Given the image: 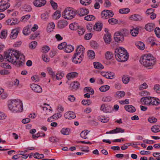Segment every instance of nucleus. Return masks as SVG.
<instances>
[{
	"instance_id": "3c124183",
	"label": "nucleus",
	"mask_w": 160,
	"mask_h": 160,
	"mask_svg": "<svg viewBox=\"0 0 160 160\" xmlns=\"http://www.w3.org/2000/svg\"><path fill=\"white\" fill-rule=\"evenodd\" d=\"M0 66L4 68L10 69L11 67L7 63H0Z\"/></svg>"
},
{
	"instance_id": "58836bf2",
	"label": "nucleus",
	"mask_w": 160,
	"mask_h": 160,
	"mask_svg": "<svg viewBox=\"0 0 160 160\" xmlns=\"http://www.w3.org/2000/svg\"><path fill=\"white\" fill-rule=\"evenodd\" d=\"M61 16L60 12L58 10H57L53 14V18L55 20L58 19Z\"/></svg>"
},
{
	"instance_id": "052dcab7",
	"label": "nucleus",
	"mask_w": 160,
	"mask_h": 160,
	"mask_svg": "<svg viewBox=\"0 0 160 160\" xmlns=\"http://www.w3.org/2000/svg\"><path fill=\"white\" fill-rule=\"evenodd\" d=\"M148 121L151 123H155L157 121V119L154 117H151L148 118Z\"/></svg>"
},
{
	"instance_id": "cd10ccee",
	"label": "nucleus",
	"mask_w": 160,
	"mask_h": 160,
	"mask_svg": "<svg viewBox=\"0 0 160 160\" xmlns=\"http://www.w3.org/2000/svg\"><path fill=\"white\" fill-rule=\"evenodd\" d=\"M74 49V48L71 45H66L65 49H64V52L67 53H70L72 52Z\"/></svg>"
},
{
	"instance_id": "603ef678",
	"label": "nucleus",
	"mask_w": 160,
	"mask_h": 160,
	"mask_svg": "<svg viewBox=\"0 0 160 160\" xmlns=\"http://www.w3.org/2000/svg\"><path fill=\"white\" fill-rule=\"evenodd\" d=\"M108 22L110 24L114 25L118 23V20L116 19L112 18L108 19Z\"/></svg>"
},
{
	"instance_id": "a878e982",
	"label": "nucleus",
	"mask_w": 160,
	"mask_h": 160,
	"mask_svg": "<svg viewBox=\"0 0 160 160\" xmlns=\"http://www.w3.org/2000/svg\"><path fill=\"white\" fill-rule=\"evenodd\" d=\"M31 25H28L24 27L22 31L23 33L25 35H28L31 32Z\"/></svg>"
},
{
	"instance_id": "e2e57ef3",
	"label": "nucleus",
	"mask_w": 160,
	"mask_h": 160,
	"mask_svg": "<svg viewBox=\"0 0 160 160\" xmlns=\"http://www.w3.org/2000/svg\"><path fill=\"white\" fill-rule=\"evenodd\" d=\"M49 140L51 142L54 143L58 142L59 139L56 137L52 136L49 138Z\"/></svg>"
},
{
	"instance_id": "680f3d73",
	"label": "nucleus",
	"mask_w": 160,
	"mask_h": 160,
	"mask_svg": "<svg viewBox=\"0 0 160 160\" xmlns=\"http://www.w3.org/2000/svg\"><path fill=\"white\" fill-rule=\"evenodd\" d=\"M156 36L160 38V28L159 27H156L154 30Z\"/></svg>"
},
{
	"instance_id": "20e7f679",
	"label": "nucleus",
	"mask_w": 160,
	"mask_h": 160,
	"mask_svg": "<svg viewBox=\"0 0 160 160\" xmlns=\"http://www.w3.org/2000/svg\"><path fill=\"white\" fill-rule=\"evenodd\" d=\"M84 50V48L81 45L77 47L76 50V53H75L72 58L73 62L76 64L81 63L83 58Z\"/></svg>"
},
{
	"instance_id": "e433bc0d",
	"label": "nucleus",
	"mask_w": 160,
	"mask_h": 160,
	"mask_svg": "<svg viewBox=\"0 0 160 160\" xmlns=\"http://www.w3.org/2000/svg\"><path fill=\"white\" fill-rule=\"evenodd\" d=\"M77 30L78 34L80 36L83 35L85 32V29L82 27L81 26L79 27Z\"/></svg>"
},
{
	"instance_id": "0eeeda50",
	"label": "nucleus",
	"mask_w": 160,
	"mask_h": 160,
	"mask_svg": "<svg viewBox=\"0 0 160 160\" xmlns=\"http://www.w3.org/2000/svg\"><path fill=\"white\" fill-rule=\"evenodd\" d=\"M114 15V13L111 10H104L101 12V16L102 18L107 19L110 17H112Z\"/></svg>"
},
{
	"instance_id": "0e129e2a",
	"label": "nucleus",
	"mask_w": 160,
	"mask_h": 160,
	"mask_svg": "<svg viewBox=\"0 0 160 160\" xmlns=\"http://www.w3.org/2000/svg\"><path fill=\"white\" fill-rule=\"evenodd\" d=\"M39 34V33L38 32L34 33L31 34L30 36L29 39H30L33 40L35 38L37 37Z\"/></svg>"
},
{
	"instance_id": "473e14b6",
	"label": "nucleus",
	"mask_w": 160,
	"mask_h": 160,
	"mask_svg": "<svg viewBox=\"0 0 160 160\" xmlns=\"http://www.w3.org/2000/svg\"><path fill=\"white\" fill-rule=\"evenodd\" d=\"M89 131L88 130H85L82 131L80 133V137L86 139L88 138V137H86Z\"/></svg>"
},
{
	"instance_id": "393cba45",
	"label": "nucleus",
	"mask_w": 160,
	"mask_h": 160,
	"mask_svg": "<svg viewBox=\"0 0 160 160\" xmlns=\"http://www.w3.org/2000/svg\"><path fill=\"white\" fill-rule=\"evenodd\" d=\"M135 45L140 50H143L145 48L144 44L142 42L137 41L135 43Z\"/></svg>"
},
{
	"instance_id": "c03bdc74",
	"label": "nucleus",
	"mask_w": 160,
	"mask_h": 160,
	"mask_svg": "<svg viewBox=\"0 0 160 160\" xmlns=\"http://www.w3.org/2000/svg\"><path fill=\"white\" fill-rule=\"evenodd\" d=\"M130 9L128 8H124L120 9L119 12L122 14H126L130 12Z\"/></svg>"
},
{
	"instance_id": "dca6fc26",
	"label": "nucleus",
	"mask_w": 160,
	"mask_h": 160,
	"mask_svg": "<svg viewBox=\"0 0 160 160\" xmlns=\"http://www.w3.org/2000/svg\"><path fill=\"white\" fill-rule=\"evenodd\" d=\"M142 17L139 15L135 14L131 15L130 17V18L131 20L134 21H141L142 19Z\"/></svg>"
},
{
	"instance_id": "4be33fe9",
	"label": "nucleus",
	"mask_w": 160,
	"mask_h": 160,
	"mask_svg": "<svg viewBox=\"0 0 160 160\" xmlns=\"http://www.w3.org/2000/svg\"><path fill=\"white\" fill-rule=\"evenodd\" d=\"M111 35L110 33L108 32L105 34L103 37V39L105 42L107 44H109L111 41Z\"/></svg>"
},
{
	"instance_id": "f3484780",
	"label": "nucleus",
	"mask_w": 160,
	"mask_h": 160,
	"mask_svg": "<svg viewBox=\"0 0 160 160\" xmlns=\"http://www.w3.org/2000/svg\"><path fill=\"white\" fill-rule=\"evenodd\" d=\"M129 33V31L126 29H125L121 30L119 32H116V35L117 36L120 35L124 38V37L126 36Z\"/></svg>"
},
{
	"instance_id": "09e8293b",
	"label": "nucleus",
	"mask_w": 160,
	"mask_h": 160,
	"mask_svg": "<svg viewBox=\"0 0 160 160\" xmlns=\"http://www.w3.org/2000/svg\"><path fill=\"white\" fill-rule=\"evenodd\" d=\"M33 157L35 158L42 159L44 158V156L43 154H39L38 152H36L34 154Z\"/></svg>"
},
{
	"instance_id": "39448f33",
	"label": "nucleus",
	"mask_w": 160,
	"mask_h": 160,
	"mask_svg": "<svg viewBox=\"0 0 160 160\" xmlns=\"http://www.w3.org/2000/svg\"><path fill=\"white\" fill-rule=\"evenodd\" d=\"M77 14L76 10L71 8L68 7L62 13V16L65 19H71L75 18Z\"/></svg>"
},
{
	"instance_id": "69168bd1",
	"label": "nucleus",
	"mask_w": 160,
	"mask_h": 160,
	"mask_svg": "<svg viewBox=\"0 0 160 160\" xmlns=\"http://www.w3.org/2000/svg\"><path fill=\"white\" fill-rule=\"evenodd\" d=\"M111 99L110 96H105L102 98V100L104 102H109L111 101Z\"/></svg>"
},
{
	"instance_id": "de8ad7c7",
	"label": "nucleus",
	"mask_w": 160,
	"mask_h": 160,
	"mask_svg": "<svg viewBox=\"0 0 160 160\" xmlns=\"http://www.w3.org/2000/svg\"><path fill=\"white\" fill-rule=\"evenodd\" d=\"M95 18L94 16L91 15H87L84 17V19L88 21L94 20Z\"/></svg>"
},
{
	"instance_id": "c756f323",
	"label": "nucleus",
	"mask_w": 160,
	"mask_h": 160,
	"mask_svg": "<svg viewBox=\"0 0 160 160\" xmlns=\"http://www.w3.org/2000/svg\"><path fill=\"white\" fill-rule=\"evenodd\" d=\"M151 130L154 133L160 132V126L158 125H154L151 128Z\"/></svg>"
},
{
	"instance_id": "f257e3e1",
	"label": "nucleus",
	"mask_w": 160,
	"mask_h": 160,
	"mask_svg": "<svg viewBox=\"0 0 160 160\" xmlns=\"http://www.w3.org/2000/svg\"><path fill=\"white\" fill-rule=\"evenodd\" d=\"M4 58L9 62L14 64L16 63L19 66L22 65L24 62V56L19 51L11 49L8 52H5L4 57L0 54V62H2Z\"/></svg>"
},
{
	"instance_id": "5701e85b",
	"label": "nucleus",
	"mask_w": 160,
	"mask_h": 160,
	"mask_svg": "<svg viewBox=\"0 0 160 160\" xmlns=\"http://www.w3.org/2000/svg\"><path fill=\"white\" fill-rule=\"evenodd\" d=\"M125 109L128 112H133L136 111L135 108L131 105H127L124 106Z\"/></svg>"
},
{
	"instance_id": "4c0bfd02",
	"label": "nucleus",
	"mask_w": 160,
	"mask_h": 160,
	"mask_svg": "<svg viewBox=\"0 0 160 160\" xmlns=\"http://www.w3.org/2000/svg\"><path fill=\"white\" fill-rule=\"evenodd\" d=\"M113 54L111 52L108 51L105 53V56L107 60H110L113 57Z\"/></svg>"
},
{
	"instance_id": "bf43d9fd",
	"label": "nucleus",
	"mask_w": 160,
	"mask_h": 160,
	"mask_svg": "<svg viewBox=\"0 0 160 160\" xmlns=\"http://www.w3.org/2000/svg\"><path fill=\"white\" fill-rule=\"evenodd\" d=\"M67 45L66 42H63L60 44H59L58 46V48L59 49H65V47Z\"/></svg>"
},
{
	"instance_id": "6e6d98bb",
	"label": "nucleus",
	"mask_w": 160,
	"mask_h": 160,
	"mask_svg": "<svg viewBox=\"0 0 160 160\" xmlns=\"http://www.w3.org/2000/svg\"><path fill=\"white\" fill-rule=\"evenodd\" d=\"M91 46L93 48L97 49L98 47V45L95 41H92L90 43Z\"/></svg>"
},
{
	"instance_id": "9b49d317",
	"label": "nucleus",
	"mask_w": 160,
	"mask_h": 160,
	"mask_svg": "<svg viewBox=\"0 0 160 160\" xmlns=\"http://www.w3.org/2000/svg\"><path fill=\"white\" fill-rule=\"evenodd\" d=\"M46 0H35L33 2V5L36 7H40L44 6L46 4Z\"/></svg>"
},
{
	"instance_id": "5fc2aeb1",
	"label": "nucleus",
	"mask_w": 160,
	"mask_h": 160,
	"mask_svg": "<svg viewBox=\"0 0 160 160\" xmlns=\"http://www.w3.org/2000/svg\"><path fill=\"white\" fill-rule=\"evenodd\" d=\"M100 110L104 112L107 113L109 112L108 110L107 109V106L104 104H102L100 108Z\"/></svg>"
},
{
	"instance_id": "c85d7f7f",
	"label": "nucleus",
	"mask_w": 160,
	"mask_h": 160,
	"mask_svg": "<svg viewBox=\"0 0 160 160\" xmlns=\"http://www.w3.org/2000/svg\"><path fill=\"white\" fill-rule=\"evenodd\" d=\"M70 86H72V90L73 91L79 88L80 84L78 82H73L72 84H70Z\"/></svg>"
},
{
	"instance_id": "774afa93",
	"label": "nucleus",
	"mask_w": 160,
	"mask_h": 160,
	"mask_svg": "<svg viewBox=\"0 0 160 160\" xmlns=\"http://www.w3.org/2000/svg\"><path fill=\"white\" fill-rule=\"evenodd\" d=\"M153 89L157 93H160V85L159 84L155 85Z\"/></svg>"
},
{
	"instance_id": "6ab92c4d",
	"label": "nucleus",
	"mask_w": 160,
	"mask_h": 160,
	"mask_svg": "<svg viewBox=\"0 0 160 160\" xmlns=\"http://www.w3.org/2000/svg\"><path fill=\"white\" fill-rule=\"evenodd\" d=\"M154 26L153 23H148L145 26V29L147 31L152 32L153 31Z\"/></svg>"
},
{
	"instance_id": "37998d69",
	"label": "nucleus",
	"mask_w": 160,
	"mask_h": 160,
	"mask_svg": "<svg viewBox=\"0 0 160 160\" xmlns=\"http://www.w3.org/2000/svg\"><path fill=\"white\" fill-rule=\"evenodd\" d=\"M138 30L139 28H137L131 30L130 31L131 34L133 36H136L138 33Z\"/></svg>"
},
{
	"instance_id": "72a5a7b5",
	"label": "nucleus",
	"mask_w": 160,
	"mask_h": 160,
	"mask_svg": "<svg viewBox=\"0 0 160 160\" xmlns=\"http://www.w3.org/2000/svg\"><path fill=\"white\" fill-rule=\"evenodd\" d=\"M94 67L98 69H102L104 67L100 63L98 62H95L93 63Z\"/></svg>"
},
{
	"instance_id": "13d9d810",
	"label": "nucleus",
	"mask_w": 160,
	"mask_h": 160,
	"mask_svg": "<svg viewBox=\"0 0 160 160\" xmlns=\"http://www.w3.org/2000/svg\"><path fill=\"white\" fill-rule=\"evenodd\" d=\"M84 90L87 92H91V94L92 95L93 94L94 91L93 89L90 87H86L84 88Z\"/></svg>"
},
{
	"instance_id": "49530a36",
	"label": "nucleus",
	"mask_w": 160,
	"mask_h": 160,
	"mask_svg": "<svg viewBox=\"0 0 160 160\" xmlns=\"http://www.w3.org/2000/svg\"><path fill=\"white\" fill-rule=\"evenodd\" d=\"M41 18L44 21H47L49 17V14L47 12H45L41 14Z\"/></svg>"
},
{
	"instance_id": "4d7b16f0",
	"label": "nucleus",
	"mask_w": 160,
	"mask_h": 160,
	"mask_svg": "<svg viewBox=\"0 0 160 160\" xmlns=\"http://www.w3.org/2000/svg\"><path fill=\"white\" fill-rule=\"evenodd\" d=\"M50 2L52 8L56 10L57 9L58 5L53 0H50Z\"/></svg>"
},
{
	"instance_id": "a19ab883",
	"label": "nucleus",
	"mask_w": 160,
	"mask_h": 160,
	"mask_svg": "<svg viewBox=\"0 0 160 160\" xmlns=\"http://www.w3.org/2000/svg\"><path fill=\"white\" fill-rule=\"evenodd\" d=\"M99 118L101 122L104 123L108 122L109 119L108 117H106L105 116H100Z\"/></svg>"
},
{
	"instance_id": "f8f14e48",
	"label": "nucleus",
	"mask_w": 160,
	"mask_h": 160,
	"mask_svg": "<svg viewBox=\"0 0 160 160\" xmlns=\"http://www.w3.org/2000/svg\"><path fill=\"white\" fill-rule=\"evenodd\" d=\"M125 49L123 48L120 47L116 49L115 51V58L117 60V57H119L122 53L124 52Z\"/></svg>"
},
{
	"instance_id": "79ce46f5",
	"label": "nucleus",
	"mask_w": 160,
	"mask_h": 160,
	"mask_svg": "<svg viewBox=\"0 0 160 160\" xmlns=\"http://www.w3.org/2000/svg\"><path fill=\"white\" fill-rule=\"evenodd\" d=\"M55 24L53 22H51L48 25L47 27V30L49 32H51L54 29Z\"/></svg>"
},
{
	"instance_id": "2eb2a0df",
	"label": "nucleus",
	"mask_w": 160,
	"mask_h": 160,
	"mask_svg": "<svg viewBox=\"0 0 160 160\" xmlns=\"http://www.w3.org/2000/svg\"><path fill=\"white\" fill-rule=\"evenodd\" d=\"M68 24V22L65 20H60L58 22V26L59 28L62 29L66 26Z\"/></svg>"
},
{
	"instance_id": "7ed1b4c3",
	"label": "nucleus",
	"mask_w": 160,
	"mask_h": 160,
	"mask_svg": "<svg viewBox=\"0 0 160 160\" xmlns=\"http://www.w3.org/2000/svg\"><path fill=\"white\" fill-rule=\"evenodd\" d=\"M8 105L9 109L12 112H20L23 110L22 102L18 99L12 100Z\"/></svg>"
},
{
	"instance_id": "412c9836",
	"label": "nucleus",
	"mask_w": 160,
	"mask_h": 160,
	"mask_svg": "<svg viewBox=\"0 0 160 160\" xmlns=\"http://www.w3.org/2000/svg\"><path fill=\"white\" fill-rule=\"evenodd\" d=\"M150 105L157 106L159 104L160 100L158 98H156L154 97H151V98Z\"/></svg>"
},
{
	"instance_id": "c9c22d12",
	"label": "nucleus",
	"mask_w": 160,
	"mask_h": 160,
	"mask_svg": "<svg viewBox=\"0 0 160 160\" xmlns=\"http://www.w3.org/2000/svg\"><path fill=\"white\" fill-rule=\"evenodd\" d=\"M80 2L82 5L87 6L90 5L92 2V0H80Z\"/></svg>"
},
{
	"instance_id": "8fccbe9b",
	"label": "nucleus",
	"mask_w": 160,
	"mask_h": 160,
	"mask_svg": "<svg viewBox=\"0 0 160 160\" xmlns=\"http://www.w3.org/2000/svg\"><path fill=\"white\" fill-rule=\"evenodd\" d=\"M88 55L89 58L93 59L95 58V53L92 50H89L88 53Z\"/></svg>"
},
{
	"instance_id": "f03ea898",
	"label": "nucleus",
	"mask_w": 160,
	"mask_h": 160,
	"mask_svg": "<svg viewBox=\"0 0 160 160\" xmlns=\"http://www.w3.org/2000/svg\"><path fill=\"white\" fill-rule=\"evenodd\" d=\"M156 62V58L150 54L144 55L140 60V63L147 68L153 66Z\"/></svg>"
},
{
	"instance_id": "f704fd0d",
	"label": "nucleus",
	"mask_w": 160,
	"mask_h": 160,
	"mask_svg": "<svg viewBox=\"0 0 160 160\" xmlns=\"http://www.w3.org/2000/svg\"><path fill=\"white\" fill-rule=\"evenodd\" d=\"M125 95V93L123 91L117 92L116 94V97L118 98H121L123 97Z\"/></svg>"
},
{
	"instance_id": "338daca9",
	"label": "nucleus",
	"mask_w": 160,
	"mask_h": 160,
	"mask_svg": "<svg viewBox=\"0 0 160 160\" xmlns=\"http://www.w3.org/2000/svg\"><path fill=\"white\" fill-rule=\"evenodd\" d=\"M6 31L3 30L0 33V37L1 38H4L6 37L7 35Z\"/></svg>"
},
{
	"instance_id": "4468645a",
	"label": "nucleus",
	"mask_w": 160,
	"mask_h": 160,
	"mask_svg": "<svg viewBox=\"0 0 160 160\" xmlns=\"http://www.w3.org/2000/svg\"><path fill=\"white\" fill-rule=\"evenodd\" d=\"M19 28H18L12 30L10 35V38L11 39H14L17 37L19 31Z\"/></svg>"
},
{
	"instance_id": "864d4df0",
	"label": "nucleus",
	"mask_w": 160,
	"mask_h": 160,
	"mask_svg": "<svg viewBox=\"0 0 160 160\" xmlns=\"http://www.w3.org/2000/svg\"><path fill=\"white\" fill-rule=\"evenodd\" d=\"M37 45V42L34 41L31 42L29 44V48L31 49H34Z\"/></svg>"
},
{
	"instance_id": "ea45409f",
	"label": "nucleus",
	"mask_w": 160,
	"mask_h": 160,
	"mask_svg": "<svg viewBox=\"0 0 160 160\" xmlns=\"http://www.w3.org/2000/svg\"><path fill=\"white\" fill-rule=\"evenodd\" d=\"M122 80L124 84H127L129 82L130 80V78L128 76L124 75L122 76Z\"/></svg>"
},
{
	"instance_id": "b1692460",
	"label": "nucleus",
	"mask_w": 160,
	"mask_h": 160,
	"mask_svg": "<svg viewBox=\"0 0 160 160\" xmlns=\"http://www.w3.org/2000/svg\"><path fill=\"white\" fill-rule=\"evenodd\" d=\"M102 24L100 22L96 23L93 27V29L97 31L101 30L102 27Z\"/></svg>"
},
{
	"instance_id": "bb28decb",
	"label": "nucleus",
	"mask_w": 160,
	"mask_h": 160,
	"mask_svg": "<svg viewBox=\"0 0 160 160\" xmlns=\"http://www.w3.org/2000/svg\"><path fill=\"white\" fill-rule=\"evenodd\" d=\"M80 26L76 22L71 23L69 26V28L72 30H77Z\"/></svg>"
},
{
	"instance_id": "aec40b11",
	"label": "nucleus",
	"mask_w": 160,
	"mask_h": 160,
	"mask_svg": "<svg viewBox=\"0 0 160 160\" xmlns=\"http://www.w3.org/2000/svg\"><path fill=\"white\" fill-rule=\"evenodd\" d=\"M78 73L76 72H72L68 73L66 77L68 80H70L71 78H73L77 77Z\"/></svg>"
},
{
	"instance_id": "423d86ee",
	"label": "nucleus",
	"mask_w": 160,
	"mask_h": 160,
	"mask_svg": "<svg viewBox=\"0 0 160 160\" xmlns=\"http://www.w3.org/2000/svg\"><path fill=\"white\" fill-rule=\"evenodd\" d=\"M10 0H2L0 1V12H2L8 8L10 4L8 2Z\"/></svg>"
},
{
	"instance_id": "ddd939ff",
	"label": "nucleus",
	"mask_w": 160,
	"mask_h": 160,
	"mask_svg": "<svg viewBox=\"0 0 160 160\" xmlns=\"http://www.w3.org/2000/svg\"><path fill=\"white\" fill-rule=\"evenodd\" d=\"M151 97H145L141 99V102L144 105H150Z\"/></svg>"
},
{
	"instance_id": "a18cd8bd",
	"label": "nucleus",
	"mask_w": 160,
	"mask_h": 160,
	"mask_svg": "<svg viewBox=\"0 0 160 160\" xmlns=\"http://www.w3.org/2000/svg\"><path fill=\"white\" fill-rule=\"evenodd\" d=\"M110 88L108 85H106L102 86L99 88V90L102 92H105L108 91Z\"/></svg>"
},
{
	"instance_id": "a211bd4d",
	"label": "nucleus",
	"mask_w": 160,
	"mask_h": 160,
	"mask_svg": "<svg viewBox=\"0 0 160 160\" xmlns=\"http://www.w3.org/2000/svg\"><path fill=\"white\" fill-rule=\"evenodd\" d=\"M65 118L69 119H74L76 117V115L74 112L69 111L66 113L64 115Z\"/></svg>"
},
{
	"instance_id": "6e6552de",
	"label": "nucleus",
	"mask_w": 160,
	"mask_h": 160,
	"mask_svg": "<svg viewBox=\"0 0 160 160\" xmlns=\"http://www.w3.org/2000/svg\"><path fill=\"white\" fill-rule=\"evenodd\" d=\"M124 52L122 53L119 57H117V60L120 62H124L126 61L128 58V53L127 50H124Z\"/></svg>"
},
{
	"instance_id": "2f4dec72",
	"label": "nucleus",
	"mask_w": 160,
	"mask_h": 160,
	"mask_svg": "<svg viewBox=\"0 0 160 160\" xmlns=\"http://www.w3.org/2000/svg\"><path fill=\"white\" fill-rule=\"evenodd\" d=\"M61 132L64 135H68L70 132V129L68 128H62L61 130Z\"/></svg>"
},
{
	"instance_id": "9d476101",
	"label": "nucleus",
	"mask_w": 160,
	"mask_h": 160,
	"mask_svg": "<svg viewBox=\"0 0 160 160\" xmlns=\"http://www.w3.org/2000/svg\"><path fill=\"white\" fill-rule=\"evenodd\" d=\"M30 88L34 92L40 93L42 92V89L39 85L35 83H32L30 85Z\"/></svg>"
},
{
	"instance_id": "7c9ffc66",
	"label": "nucleus",
	"mask_w": 160,
	"mask_h": 160,
	"mask_svg": "<svg viewBox=\"0 0 160 160\" xmlns=\"http://www.w3.org/2000/svg\"><path fill=\"white\" fill-rule=\"evenodd\" d=\"M114 38L115 41L117 42L120 41L122 42L124 40V38L120 35L117 36L116 35V32L114 34Z\"/></svg>"
},
{
	"instance_id": "1a4fd4ad",
	"label": "nucleus",
	"mask_w": 160,
	"mask_h": 160,
	"mask_svg": "<svg viewBox=\"0 0 160 160\" xmlns=\"http://www.w3.org/2000/svg\"><path fill=\"white\" fill-rule=\"evenodd\" d=\"M76 11L77 14L80 17H82L86 15L89 12L88 9L85 8H81L76 10Z\"/></svg>"
}]
</instances>
